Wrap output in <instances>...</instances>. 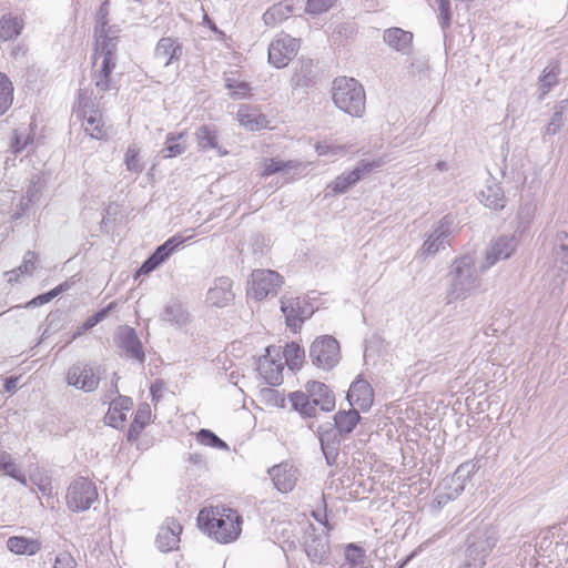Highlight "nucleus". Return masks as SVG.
Listing matches in <instances>:
<instances>
[{
  "label": "nucleus",
  "instance_id": "obj_1",
  "mask_svg": "<svg viewBox=\"0 0 568 568\" xmlns=\"http://www.w3.org/2000/svg\"><path fill=\"white\" fill-rule=\"evenodd\" d=\"M242 516L225 506L203 508L197 515L199 528L220 544L235 541L242 532Z\"/></svg>",
  "mask_w": 568,
  "mask_h": 568
},
{
  "label": "nucleus",
  "instance_id": "obj_2",
  "mask_svg": "<svg viewBox=\"0 0 568 568\" xmlns=\"http://www.w3.org/2000/svg\"><path fill=\"white\" fill-rule=\"evenodd\" d=\"M448 277L449 285L445 297L447 304L457 300H465L473 292L478 290L481 284L479 273L475 265V258L469 254L457 257L453 262Z\"/></svg>",
  "mask_w": 568,
  "mask_h": 568
},
{
  "label": "nucleus",
  "instance_id": "obj_3",
  "mask_svg": "<svg viewBox=\"0 0 568 568\" xmlns=\"http://www.w3.org/2000/svg\"><path fill=\"white\" fill-rule=\"evenodd\" d=\"M497 541L498 535L494 526H478L466 539L465 559L459 568H484Z\"/></svg>",
  "mask_w": 568,
  "mask_h": 568
},
{
  "label": "nucleus",
  "instance_id": "obj_4",
  "mask_svg": "<svg viewBox=\"0 0 568 568\" xmlns=\"http://www.w3.org/2000/svg\"><path fill=\"white\" fill-rule=\"evenodd\" d=\"M332 100L336 108L351 116L362 118L365 113V90L354 78H336L333 81Z\"/></svg>",
  "mask_w": 568,
  "mask_h": 568
},
{
  "label": "nucleus",
  "instance_id": "obj_5",
  "mask_svg": "<svg viewBox=\"0 0 568 568\" xmlns=\"http://www.w3.org/2000/svg\"><path fill=\"white\" fill-rule=\"evenodd\" d=\"M308 357L317 368L329 371L341 359L339 343L331 335L318 336L310 346Z\"/></svg>",
  "mask_w": 568,
  "mask_h": 568
},
{
  "label": "nucleus",
  "instance_id": "obj_6",
  "mask_svg": "<svg viewBox=\"0 0 568 568\" xmlns=\"http://www.w3.org/2000/svg\"><path fill=\"white\" fill-rule=\"evenodd\" d=\"M65 499L72 511H85L98 499V490L90 479L79 477L68 487Z\"/></svg>",
  "mask_w": 568,
  "mask_h": 568
},
{
  "label": "nucleus",
  "instance_id": "obj_7",
  "mask_svg": "<svg viewBox=\"0 0 568 568\" xmlns=\"http://www.w3.org/2000/svg\"><path fill=\"white\" fill-rule=\"evenodd\" d=\"M100 368L88 362H75L68 368L65 382L69 386L85 393L94 392L100 384Z\"/></svg>",
  "mask_w": 568,
  "mask_h": 568
},
{
  "label": "nucleus",
  "instance_id": "obj_8",
  "mask_svg": "<svg viewBox=\"0 0 568 568\" xmlns=\"http://www.w3.org/2000/svg\"><path fill=\"white\" fill-rule=\"evenodd\" d=\"M455 231V217L445 215L433 229L424 241L420 253L424 256H433L449 245L448 239Z\"/></svg>",
  "mask_w": 568,
  "mask_h": 568
},
{
  "label": "nucleus",
  "instance_id": "obj_9",
  "mask_svg": "<svg viewBox=\"0 0 568 568\" xmlns=\"http://www.w3.org/2000/svg\"><path fill=\"white\" fill-rule=\"evenodd\" d=\"M304 551L311 562L326 564L331 555L328 535L310 524L304 536Z\"/></svg>",
  "mask_w": 568,
  "mask_h": 568
},
{
  "label": "nucleus",
  "instance_id": "obj_10",
  "mask_svg": "<svg viewBox=\"0 0 568 568\" xmlns=\"http://www.w3.org/2000/svg\"><path fill=\"white\" fill-rule=\"evenodd\" d=\"M281 311L285 316L286 326L293 332H297L314 313L312 304L306 300L286 296L281 298Z\"/></svg>",
  "mask_w": 568,
  "mask_h": 568
},
{
  "label": "nucleus",
  "instance_id": "obj_11",
  "mask_svg": "<svg viewBox=\"0 0 568 568\" xmlns=\"http://www.w3.org/2000/svg\"><path fill=\"white\" fill-rule=\"evenodd\" d=\"M298 49V39L282 33L268 45V61L276 68H284L296 55Z\"/></svg>",
  "mask_w": 568,
  "mask_h": 568
},
{
  "label": "nucleus",
  "instance_id": "obj_12",
  "mask_svg": "<svg viewBox=\"0 0 568 568\" xmlns=\"http://www.w3.org/2000/svg\"><path fill=\"white\" fill-rule=\"evenodd\" d=\"M281 347L268 346L266 354L260 358L258 372L271 386H278L283 383L284 363L281 361Z\"/></svg>",
  "mask_w": 568,
  "mask_h": 568
},
{
  "label": "nucleus",
  "instance_id": "obj_13",
  "mask_svg": "<svg viewBox=\"0 0 568 568\" xmlns=\"http://www.w3.org/2000/svg\"><path fill=\"white\" fill-rule=\"evenodd\" d=\"M251 276L253 295L260 301L276 295L283 284V277L271 270H255Z\"/></svg>",
  "mask_w": 568,
  "mask_h": 568
},
{
  "label": "nucleus",
  "instance_id": "obj_14",
  "mask_svg": "<svg viewBox=\"0 0 568 568\" xmlns=\"http://www.w3.org/2000/svg\"><path fill=\"white\" fill-rule=\"evenodd\" d=\"M115 345L121 348L128 358L138 361L143 364L145 353L141 339L135 329L128 325L120 326L114 335Z\"/></svg>",
  "mask_w": 568,
  "mask_h": 568
},
{
  "label": "nucleus",
  "instance_id": "obj_15",
  "mask_svg": "<svg viewBox=\"0 0 568 568\" xmlns=\"http://www.w3.org/2000/svg\"><path fill=\"white\" fill-rule=\"evenodd\" d=\"M267 473L274 484V487L281 493L292 491L296 486L298 471L287 462L274 465L268 468Z\"/></svg>",
  "mask_w": 568,
  "mask_h": 568
},
{
  "label": "nucleus",
  "instance_id": "obj_16",
  "mask_svg": "<svg viewBox=\"0 0 568 568\" xmlns=\"http://www.w3.org/2000/svg\"><path fill=\"white\" fill-rule=\"evenodd\" d=\"M346 399L352 407L357 406L361 410L366 412L373 405L374 389L367 381L357 377L351 384Z\"/></svg>",
  "mask_w": 568,
  "mask_h": 568
},
{
  "label": "nucleus",
  "instance_id": "obj_17",
  "mask_svg": "<svg viewBox=\"0 0 568 568\" xmlns=\"http://www.w3.org/2000/svg\"><path fill=\"white\" fill-rule=\"evenodd\" d=\"M318 438L321 449L324 454L327 465H337V458L339 455L343 436H341L338 432H335L332 425H328L326 428H324V426L320 427Z\"/></svg>",
  "mask_w": 568,
  "mask_h": 568
},
{
  "label": "nucleus",
  "instance_id": "obj_18",
  "mask_svg": "<svg viewBox=\"0 0 568 568\" xmlns=\"http://www.w3.org/2000/svg\"><path fill=\"white\" fill-rule=\"evenodd\" d=\"M182 529L181 524L175 518H166L156 536L158 548L163 552L176 549Z\"/></svg>",
  "mask_w": 568,
  "mask_h": 568
},
{
  "label": "nucleus",
  "instance_id": "obj_19",
  "mask_svg": "<svg viewBox=\"0 0 568 568\" xmlns=\"http://www.w3.org/2000/svg\"><path fill=\"white\" fill-rule=\"evenodd\" d=\"M517 247V240L514 235H503L494 241L486 251V264L483 268L495 265L500 260L510 257Z\"/></svg>",
  "mask_w": 568,
  "mask_h": 568
},
{
  "label": "nucleus",
  "instance_id": "obj_20",
  "mask_svg": "<svg viewBox=\"0 0 568 568\" xmlns=\"http://www.w3.org/2000/svg\"><path fill=\"white\" fill-rule=\"evenodd\" d=\"M317 70L312 59H301L294 67L291 79L293 89H310L316 84Z\"/></svg>",
  "mask_w": 568,
  "mask_h": 568
},
{
  "label": "nucleus",
  "instance_id": "obj_21",
  "mask_svg": "<svg viewBox=\"0 0 568 568\" xmlns=\"http://www.w3.org/2000/svg\"><path fill=\"white\" fill-rule=\"evenodd\" d=\"M183 55V47L178 39L172 37L161 38L154 50V57L164 67H169L174 62H179Z\"/></svg>",
  "mask_w": 568,
  "mask_h": 568
},
{
  "label": "nucleus",
  "instance_id": "obj_22",
  "mask_svg": "<svg viewBox=\"0 0 568 568\" xmlns=\"http://www.w3.org/2000/svg\"><path fill=\"white\" fill-rule=\"evenodd\" d=\"M314 407H321L324 412H331L335 407V396L333 392L322 382L310 381L305 385Z\"/></svg>",
  "mask_w": 568,
  "mask_h": 568
},
{
  "label": "nucleus",
  "instance_id": "obj_23",
  "mask_svg": "<svg viewBox=\"0 0 568 568\" xmlns=\"http://www.w3.org/2000/svg\"><path fill=\"white\" fill-rule=\"evenodd\" d=\"M233 298L232 281L225 276L217 278L206 294V302L216 307L226 306Z\"/></svg>",
  "mask_w": 568,
  "mask_h": 568
},
{
  "label": "nucleus",
  "instance_id": "obj_24",
  "mask_svg": "<svg viewBox=\"0 0 568 568\" xmlns=\"http://www.w3.org/2000/svg\"><path fill=\"white\" fill-rule=\"evenodd\" d=\"M479 196L485 206L495 211L503 210L506 205L504 190L490 174L489 179L486 181L485 189L480 191Z\"/></svg>",
  "mask_w": 568,
  "mask_h": 568
},
{
  "label": "nucleus",
  "instance_id": "obj_25",
  "mask_svg": "<svg viewBox=\"0 0 568 568\" xmlns=\"http://www.w3.org/2000/svg\"><path fill=\"white\" fill-rule=\"evenodd\" d=\"M383 39L390 48L406 54L412 48L413 33L394 27L384 31Z\"/></svg>",
  "mask_w": 568,
  "mask_h": 568
},
{
  "label": "nucleus",
  "instance_id": "obj_26",
  "mask_svg": "<svg viewBox=\"0 0 568 568\" xmlns=\"http://www.w3.org/2000/svg\"><path fill=\"white\" fill-rule=\"evenodd\" d=\"M116 64V57L112 53V49H108L102 60L100 70L94 77L95 88L100 92H105L111 89V74Z\"/></svg>",
  "mask_w": 568,
  "mask_h": 568
},
{
  "label": "nucleus",
  "instance_id": "obj_27",
  "mask_svg": "<svg viewBox=\"0 0 568 568\" xmlns=\"http://www.w3.org/2000/svg\"><path fill=\"white\" fill-rule=\"evenodd\" d=\"M7 548L16 555L33 556L41 550L42 542L24 536H11L7 540Z\"/></svg>",
  "mask_w": 568,
  "mask_h": 568
},
{
  "label": "nucleus",
  "instance_id": "obj_28",
  "mask_svg": "<svg viewBox=\"0 0 568 568\" xmlns=\"http://www.w3.org/2000/svg\"><path fill=\"white\" fill-rule=\"evenodd\" d=\"M151 419V407L148 403H141L134 414L133 420L126 433V439L133 443L139 439L141 433L150 423Z\"/></svg>",
  "mask_w": 568,
  "mask_h": 568
},
{
  "label": "nucleus",
  "instance_id": "obj_29",
  "mask_svg": "<svg viewBox=\"0 0 568 568\" xmlns=\"http://www.w3.org/2000/svg\"><path fill=\"white\" fill-rule=\"evenodd\" d=\"M361 420L357 409L338 410L334 416V425L332 427L338 432L341 436L351 434Z\"/></svg>",
  "mask_w": 568,
  "mask_h": 568
},
{
  "label": "nucleus",
  "instance_id": "obj_30",
  "mask_svg": "<svg viewBox=\"0 0 568 568\" xmlns=\"http://www.w3.org/2000/svg\"><path fill=\"white\" fill-rule=\"evenodd\" d=\"M83 118L85 132L93 139L102 140L108 136L105 125L99 109L89 110L88 114H79Z\"/></svg>",
  "mask_w": 568,
  "mask_h": 568
},
{
  "label": "nucleus",
  "instance_id": "obj_31",
  "mask_svg": "<svg viewBox=\"0 0 568 568\" xmlns=\"http://www.w3.org/2000/svg\"><path fill=\"white\" fill-rule=\"evenodd\" d=\"M552 257L560 272H568V233L558 232L554 240Z\"/></svg>",
  "mask_w": 568,
  "mask_h": 568
},
{
  "label": "nucleus",
  "instance_id": "obj_32",
  "mask_svg": "<svg viewBox=\"0 0 568 568\" xmlns=\"http://www.w3.org/2000/svg\"><path fill=\"white\" fill-rule=\"evenodd\" d=\"M195 138L197 145L204 151L215 149L221 156L227 153L219 145L217 132L210 125L203 124L199 126L195 131Z\"/></svg>",
  "mask_w": 568,
  "mask_h": 568
},
{
  "label": "nucleus",
  "instance_id": "obj_33",
  "mask_svg": "<svg viewBox=\"0 0 568 568\" xmlns=\"http://www.w3.org/2000/svg\"><path fill=\"white\" fill-rule=\"evenodd\" d=\"M24 28V21L21 17L12 13L3 14L0 18V39L8 41L19 37Z\"/></svg>",
  "mask_w": 568,
  "mask_h": 568
},
{
  "label": "nucleus",
  "instance_id": "obj_34",
  "mask_svg": "<svg viewBox=\"0 0 568 568\" xmlns=\"http://www.w3.org/2000/svg\"><path fill=\"white\" fill-rule=\"evenodd\" d=\"M357 182L358 175L354 174L352 171L344 172L327 184L325 189V197L344 194Z\"/></svg>",
  "mask_w": 568,
  "mask_h": 568
},
{
  "label": "nucleus",
  "instance_id": "obj_35",
  "mask_svg": "<svg viewBox=\"0 0 568 568\" xmlns=\"http://www.w3.org/2000/svg\"><path fill=\"white\" fill-rule=\"evenodd\" d=\"M161 320L178 326H183L189 323V313L182 303L179 301H171L165 305L161 314Z\"/></svg>",
  "mask_w": 568,
  "mask_h": 568
},
{
  "label": "nucleus",
  "instance_id": "obj_36",
  "mask_svg": "<svg viewBox=\"0 0 568 568\" xmlns=\"http://www.w3.org/2000/svg\"><path fill=\"white\" fill-rule=\"evenodd\" d=\"M38 254L33 251H28L24 256L22 264L17 268L6 272V276H8L9 283H18L20 276L23 275H32L33 271L37 268Z\"/></svg>",
  "mask_w": 568,
  "mask_h": 568
},
{
  "label": "nucleus",
  "instance_id": "obj_37",
  "mask_svg": "<svg viewBox=\"0 0 568 568\" xmlns=\"http://www.w3.org/2000/svg\"><path fill=\"white\" fill-rule=\"evenodd\" d=\"M292 407L297 410L304 418L315 417L316 408L311 400L308 393L301 390L293 392L288 395Z\"/></svg>",
  "mask_w": 568,
  "mask_h": 568
},
{
  "label": "nucleus",
  "instance_id": "obj_38",
  "mask_svg": "<svg viewBox=\"0 0 568 568\" xmlns=\"http://www.w3.org/2000/svg\"><path fill=\"white\" fill-rule=\"evenodd\" d=\"M568 100H562L555 106V112L545 128V135H555L560 132L568 122Z\"/></svg>",
  "mask_w": 568,
  "mask_h": 568
},
{
  "label": "nucleus",
  "instance_id": "obj_39",
  "mask_svg": "<svg viewBox=\"0 0 568 568\" xmlns=\"http://www.w3.org/2000/svg\"><path fill=\"white\" fill-rule=\"evenodd\" d=\"M172 253L169 251L166 245L163 243L159 245L155 251L143 262L139 270V274H149L162 265Z\"/></svg>",
  "mask_w": 568,
  "mask_h": 568
},
{
  "label": "nucleus",
  "instance_id": "obj_40",
  "mask_svg": "<svg viewBox=\"0 0 568 568\" xmlns=\"http://www.w3.org/2000/svg\"><path fill=\"white\" fill-rule=\"evenodd\" d=\"M285 364L291 371L300 369L305 361V349L296 342L287 343L283 349Z\"/></svg>",
  "mask_w": 568,
  "mask_h": 568
},
{
  "label": "nucleus",
  "instance_id": "obj_41",
  "mask_svg": "<svg viewBox=\"0 0 568 568\" xmlns=\"http://www.w3.org/2000/svg\"><path fill=\"white\" fill-rule=\"evenodd\" d=\"M133 407V400L131 397L118 394V396L110 403L109 412L105 415L108 424L114 428H119V423L115 419V413H124Z\"/></svg>",
  "mask_w": 568,
  "mask_h": 568
},
{
  "label": "nucleus",
  "instance_id": "obj_42",
  "mask_svg": "<svg viewBox=\"0 0 568 568\" xmlns=\"http://www.w3.org/2000/svg\"><path fill=\"white\" fill-rule=\"evenodd\" d=\"M0 470L22 485H27V477L20 470L11 455L4 450H0Z\"/></svg>",
  "mask_w": 568,
  "mask_h": 568
},
{
  "label": "nucleus",
  "instance_id": "obj_43",
  "mask_svg": "<svg viewBox=\"0 0 568 568\" xmlns=\"http://www.w3.org/2000/svg\"><path fill=\"white\" fill-rule=\"evenodd\" d=\"M302 165L301 162L295 160H277V159H266L264 161V169L262 175L268 176L276 173H288L292 170H295Z\"/></svg>",
  "mask_w": 568,
  "mask_h": 568
},
{
  "label": "nucleus",
  "instance_id": "obj_44",
  "mask_svg": "<svg viewBox=\"0 0 568 568\" xmlns=\"http://www.w3.org/2000/svg\"><path fill=\"white\" fill-rule=\"evenodd\" d=\"M34 133L31 125L18 128L13 132L11 149L14 154L23 152L29 145L33 144Z\"/></svg>",
  "mask_w": 568,
  "mask_h": 568
},
{
  "label": "nucleus",
  "instance_id": "obj_45",
  "mask_svg": "<svg viewBox=\"0 0 568 568\" xmlns=\"http://www.w3.org/2000/svg\"><path fill=\"white\" fill-rule=\"evenodd\" d=\"M13 84L7 74L0 72V116L3 115L13 102Z\"/></svg>",
  "mask_w": 568,
  "mask_h": 568
},
{
  "label": "nucleus",
  "instance_id": "obj_46",
  "mask_svg": "<svg viewBox=\"0 0 568 568\" xmlns=\"http://www.w3.org/2000/svg\"><path fill=\"white\" fill-rule=\"evenodd\" d=\"M184 138V133H180L178 135L173 133H169L166 135V141L164 148L161 150L160 154L162 158H174L185 152L186 145L184 143L179 142Z\"/></svg>",
  "mask_w": 568,
  "mask_h": 568
},
{
  "label": "nucleus",
  "instance_id": "obj_47",
  "mask_svg": "<svg viewBox=\"0 0 568 568\" xmlns=\"http://www.w3.org/2000/svg\"><path fill=\"white\" fill-rule=\"evenodd\" d=\"M560 73V67L558 62H550L542 71L539 78L540 81V95L547 94L550 89L557 83V77Z\"/></svg>",
  "mask_w": 568,
  "mask_h": 568
},
{
  "label": "nucleus",
  "instance_id": "obj_48",
  "mask_svg": "<svg viewBox=\"0 0 568 568\" xmlns=\"http://www.w3.org/2000/svg\"><path fill=\"white\" fill-rule=\"evenodd\" d=\"M536 205L531 202H527L520 205L517 214V227L516 232L523 234L526 232L535 217Z\"/></svg>",
  "mask_w": 568,
  "mask_h": 568
},
{
  "label": "nucleus",
  "instance_id": "obj_49",
  "mask_svg": "<svg viewBox=\"0 0 568 568\" xmlns=\"http://www.w3.org/2000/svg\"><path fill=\"white\" fill-rule=\"evenodd\" d=\"M292 6L275 4L271 7L264 14L263 20L265 24H274L277 21L284 20L292 12Z\"/></svg>",
  "mask_w": 568,
  "mask_h": 568
},
{
  "label": "nucleus",
  "instance_id": "obj_50",
  "mask_svg": "<svg viewBox=\"0 0 568 568\" xmlns=\"http://www.w3.org/2000/svg\"><path fill=\"white\" fill-rule=\"evenodd\" d=\"M196 439L205 446L219 449H229V446L224 440H222L215 433L206 428L200 429V432L196 434Z\"/></svg>",
  "mask_w": 568,
  "mask_h": 568
},
{
  "label": "nucleus",
  "instance_id": "obj_51",
  "mask_svg": "<svg viewBox=\"0 0 568 568\" xmlns=\"http://www.w3.org/2000/svg\"><path fill=\"white\" fill-rule=\"evenodd\" d=\"M140 149L135 144L129 145L125 152V165L126 169L134 173H141L144 169L143 163L140 160Z\"/></svg>",
  "mask_w": 568,
  "mask_h": 568
},
{
  "label": "nucleus",
  "instance_id": "obj_52",
  "mask_svg": "<svg viewBox=\"0 0 568 568\" xmlns=\"http://www.w3.org/2000/svg\"><path fill=\"white\" fill-rule=\"evenodd\" d=\"M43 189L44 180L39 174H33L29 180L26 199H29V202L36 203L40 200Z\"/></svg>",
  "mask_w": 568,
  "mask_h": 568
},
{
  "label": "nucleus",
  "instance_id": "obj_53",
  "mask_svg": "<svg viewBox=\"0 0 568 568\" xmlns=\"http://www.w3.org/2000/svg\"><path fill=\"white\" fill-rule=\"evenodd\" d=\"M345 558L354 567L363 566L365 562V550L356 544H348L345 547Z\"/></svg>",
  "mask_w": 568,
  "mask_h": 568
},
{
  "label": "nucleus",
  "instance_id": "obj_54",
  "mask_svg": "<svg viewBox=\"0 0 568 568\" xmlns=\"http://www.w3.org/2000/svg\"><path fill=\"white\" fill-rule=\"evenodd\" d=\"M384 161L382 159L377 160H361L357 165L352 170V172L356 175H358V182L373 172L375 169H378L383 165Z\"/></svg>",
  "mask_w": 568,
  "mask_h": 568
},
{
  "label": "nucleus",
  "instance_id": "obj_55",
  "mask_svg": "<svg viewBox=\"0 0 568 568\" xmlns=\"http://www.w3.org/2000/svg\"><path fill=\"white\" fill-rule=\"evenodd\" d=\"M336 0H307L305 11L310 14H321L328 11Z\"/></svg>",
  "mask_w": 568,
  "mask_h": 568
},
{
  "label": "nucleus",
  "instance_id": "obj_56",
  "mask_svg": "<svg viewBox=\"0 0 568 568\" xmlns=\"http://www.w3.org/2000/svg\"><path fill=\"white\" fill-rule=\"evenodd\" d=\"M438 3L439 10V24L442 29L445 31L450 27L452 22V11H450V1L449 0H436Z\"/></svg>",
  "mask_w": 568,
  "mask_h": 568
},
{
  "label": "nucleus",
  "instance_id": "obj_57",
  "mask_svg": "<svg viewBox=\"0 0 568 568\" xmlns=\"http://www.w3.org/2000/svg\"><path fill=\"white\" fill-rule=\"evenodd\" d=\"M479 467L480 466L478 465L477 460H475V459L467 460V462L460 464L457 467V469L455 470L456 478L469 480L471 478V476L479 469Z\"/></svg>",
  "mask_w": 568,
  "mask_h": 568
},
{
  "label": "nucleus",
  "instance_id": "obj_58",
  "mask_svg": "<svg viewBox=\"0 0 568 568\" xmlns=\"http://www.w3.org/2000/svg\"><path fill=\"white\" fill-rule=\"evenodd\" d=\"M78 112L79 114H88L89 110L97 109L98 106L91 100L87 89H80L78 94Z\"/></svg>",
  "mask_w": 568,
  "mask_h": 568
},
{
  "label": "nucleus",
  "instance_id": "obj_59",
  "mask_svg": "<svg viewBox=\"0 0 568 568\" xmlns=\"http://www.w3.org/2000/svg\"><path fill=\"white\" fill-rule=\"evenodd\" d=\"M468 480L456 478V473L444 483V489L450 490L453 493V497H458L465 489V485Z\"/></svg>",
  "mask_w": 568,
  "mask_h": 568
},
{
  "label": "nucleus",
  "instance_id": "obj_60",
  "mask_svg": "<svg viewBox=\"0 0 568 568\" xmlns=\"http://www.w3.org/2000/svg\"><path fill=\"white\" fill-rule=\"evenodd\" d=\"M109 6L110 1L105 0L101 3L98 12H97V32L104 33V28L108 24V14H109Z\"/></svg>",
  "mask_w": 568,
  "mask_h": 568
},
{
  "label": "nucleus",
  "instance_id": "obj_61",
  "mask_svg": "<svg viewBox=\"0 0 568 568\" xmlns=\"http://www.w3.org/2000/svg\"><path fill=\"white\" fill-rule=\"evenodd\" d=\"M75 566L74 558L69 552L63 551L55 556L52 568H75Z\"/></svg>",
  "mask_w": 568,
  "mask_h": 568
},
{
  "label": "nucleus",
  "instance_id": "obj_62",
  "mask_svg": "<svg viewBox=\"0 0 568 568\" xmlns=\"http://www.w3.org/2000/svg\"><path fill=\"white\" fill-rule=\"evenodd\" d=\"M457 497H453V493L450 490L444 489L438 493L433 501V507L435 509L443 508L448 501L456 499Z\"/></svg>",
  "mask_w": 568,
  "mask_h": 568
},
{
  "label": "nucleus",
  "instance_id": "obj_63",
  "mask_svg": "<svg viewBox=\"0 0 568 568\" xmlns=\"http://www.w3.org/2000/svg\"><path fill=\"white\" fill-rule=\"evenodd\" d=\"M62 312L57 310L50 312L45 318L47 325L52 328V332H58L61 328Z\"/></svg>",
  "mask_w": 568,
  "mask_h": 568
},
{
  "label": "nucleus",
  "instance_id": "obj_64",
  "mask_svg": "<svg viewBox=\"0 0 568 568\" xmlns=\"http://www.w3.org/2000/svg\"><path fill=\"white\" fill-rule=\"evenodd\" d=\"M52 300H53L52 294L49 291V292L39 294L38 296L33 297L31 301L27 302L24 304V307L26 308L38 307V306L49 303Z\"/></svg>",
  "mask_w": 568,
  "mask_h": 568
}]
</instances>
